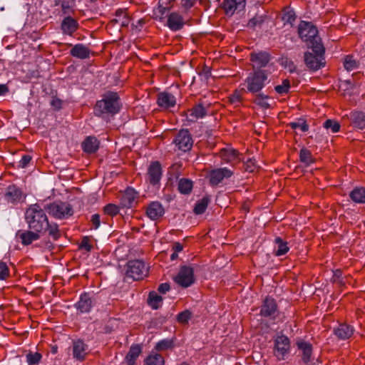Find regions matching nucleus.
Here are the masks:
<instances>
[{"mask_svg":"<svg viewBox=\"0 0 365 365\" xmlns=\"http://www.w3.org/2000/svg\"><path fill=\"white\" fill-rule=\"evenodd\" d=\"M250 60L252 62V68L254 71L261 70V68L265 67L269 60V54L265 51L259 53H252L250 54Z\"/></svg>","mask_w":365,"mask_h":365,"instance_id":"nucleus-12","label":"nucleus"},{"mask_svg":"<svg viewBox=\"0 0 365 365\" xmlns=\"http://www.w3.org/2000/svg\"><path fill=\"white\" fill-rule=\"evenodd\" d=\"M344 66L346 70L351 71L359 67V62L353 56H347L344 59Z\"/></svg>","mask_w":365,"mask_h":365,"instance_id":"nucleus-42","label":"nucleus"},{"mask_svg":"<svg viewBox=\"0 0 365 365\" xmlns=\"http://www.w3.org/2000/svg\"><path fill=\"white\" fill-rule=\"evenodd\" d=\"M192 317V313L189 310H185L179 313L177 316V320L181 324H186Z\"/></svg>","mask_w":365,"mask_h":365,"instance_id":"nucleus-48","label":"nucleus"},{"mask_svg":"<svg viewBox=\"0 0 365 365\" xmlns=\"http://www.w3.org/2000/svg\"><path fill=\"white\" fill-rule=\"evenodd\" d=\"M351 199L357 203L365 202V189L363 187H356L349 194Z\"/></svg>","mask_w":365,"mask_h":365,"instance_id":"nucleus-34","label":"nucleus"},{"mask_svg":"<svg viewBox=\"0 0 365 365\" xmlns=\"http://www.w3.org/2000/svg\"><path fill=\"white\" fill-rule=\"evenodd\" d=\"M290 342L287 336H279L274 339V355L278 360H283L289 353Z\"/></svg>","mask_w":365,"mask_h":365,"instance_id":"nucleus-8","label":"nucleus"},{"mask_svg":"<svg viewBox=\"0 0 365 365\" xmlns=\"http://www.w3.org/2000/svg\"><path fill=\"white\" fill-rule=\"evenodd\" d=\"M170 289V284L168 283H163L160 284L158 287V291L162 294H165Z\"/></svg>","mask_w":365,"mask_h":365,"instance_id":"nucleus-62","label":"nucleus"},{"mask_svg":"<svg viewBox=\"0 0 365 365\" xmlns=\"http://www.w3.org/2000/svg\"><path fill=\"white\" fill-rule=\"evenodd\" d=\"M25 220L30 230L43 232L48 226V217L38 204L31 205L25 212Z\"/></svg>","mask_w":365,"mask_h":365,"instance_id":"nucleus-1","label":"nucleus"},{"mask_svg":"<svg viewBox=\"0 0 365 365\" xmlns=\"http://www.w3.org/2000/svg\"><path fill=\"white\" fill-rule=\"evenodd\" d=\"M222 6L226 14L232 15L236 10L245 8V0H224Z\"/></svg>","mask_w":365,"mask_h":365,"instance_id":"nucleus-19","label":"nucleus"},{"mask_svg":"<svg viewBox=\"0 0 365 365\" xmlns=\"http://www.w3.org/2000/svg\"><path fill=\"white\" fill-rule=\"evenodd\" d=\"M74 6V0L63 1L61 3V9L63 14L69 13Z\"/></svg>","mask_w":365,"mask_h":365,"instance_id":"nucleus-51","label":"nucleus"},{"mask_svg":"<svg viewBox=\"0 0 365 365\" xmlns=\"http://www.w3.org/2000/svg\"><path fill=\"white\" fill-rule=\"evenodd\" d=\"M210 200L208 197L205 196L200 200L194 207V212L197 215H200L205 212Z\"/></svg>","mask_w":365,"mask_h":365,"instance_id":"nucleus-37","label":"nucleus"},{"mask_svg":"<svg viewBox=\"0 0 365 365\" xmlns=\"http://www.w3.org/2000/svg\"><path fill=\"white\" fill-rule=\"evenodd\" d=\"M269 96L261 93H257L253 102L262 108L267 109L270 107L268 103Z\"/></svg>","mask_w":365,"mask_h":365,"instance_id":"nucleus-36","label":"nucleus"},{"mask_svg":"<svg viewBox=\"0 0 365 365\" xmlns=\"http://www.w3.org/2000/svg\"><path fill=\"white\" fill-rule=\"evenodd\" d=\"M40 232H36L34 230H26V231H19L16 233V236L21 239V243L24 245H29L31 244L34 241H36L40 238L39 235Z\"/></svg>","mask_w":365,"mask_h":365,"instance_id":"nucleus-23","label":"nucleus"},{"mask_svg":"<svg viewBox=\"0 0 365 365\" xmlns=\"http://www.w3.org/2000/svg\"><path fill=\"white\" fill-rule=\"evenodd\" d=\"M165 213V210L159 202H152L146 209L147 216L152 220H156Z\"/></svg>","mask_w":365,"mask_h":365,"instance_id":"nucleus-14","label":"nucleus"},{"mask_svg":"<svg viewBox=\"0 0 365 365\" xmlns=\"http://www.w3.org/2000/svg\"><path fill=\"white\" fill-rule=\"evenodd\" d=\"M267 73L264 70H256L250 73L245 80L247 91L257 93L265 86Z\"/></svg>","mask_w":365,"mask_h":365,"instance_id":"nucleus-4","label":"nucleus"},{"mask_svg":"<svg viewBox=\"0 0 365 365\" xmlns=\"http://www.w3.org/2000/svg\"><path fill=\"white\" fill-rule=\"evenodd\" d=\"M299 160L305 165H309L314 163V158L311 152L307 148H302L299 152Z\"/></svg>","mask_w":365,"mask_h":365,"instance_id":"nucleus-38","label":"nucleus"},{"mask_svg":"<svg viewBox=\"0 0 365 365\" xmlns=\"http://www.w3.org/2000/svg\"><path fill=\"white\" fill-rule=\"evenodd\" d=\"M115 16L119 18L123 16V19H125V20L122 21V25L125 26L128 23V19L126 17V13L123 10H122V9L117 10L115 12Z\"/></svg>","mask_w":365,"mask_h":365,"instance_id":"nucleus-59","label":"nucleus"},{"mask_svg":"<svg viewBox=\"0 0 365 365\" xmlns=\"http://www.w3.org/2000/svg\"><path fill=\"white\" fill-rule=\"evenodd\" d=\"M189 112L190 117L189 120L190 121H195L198 118H203L207 114L205 108L201 103L194 106L192 109L189 110Z\"/></svg>","mask_w":365,"mask_h":365,"instance_id":"nucleus-31","label":"nucleus"},{"mask_svg":"<svg viewBox=\"0 0 365 365\" xmlns=\"http://www.w3.org/2000/svg\"><path fill=\"white\" fill-rule=\"evenodd\" d=\"M174 280L182 287L191 286L195 282L193 268L190 266L181 267Z\"/></svg>","mask_w":365,"mask_h":365,"instance_id":"nucleus-7","label":"nucleus"},{"mask_svg":"<svg viewBox=\"0 0 365 365\" xmlns=\"http://www.w3.org/2000/svg\"><path fill=\"white\" fill-rule=\"evenodd\" d=\"M351 124L356 128H365V113L361 111H354L350 114Z\"/></svg>","mask_w":365,"mask_h":365,"instance_id":"nucleus-26","label":"nucleus"},{"mask_svg":"<svg viewBox=\"0 0 365 365\" xmlns=\"http://www.w3.org/2000/svg\"><path fill=\"white\" fill-rule=\"evenodd\" d=\"M91 222L95 229H97L100 226V215L98 214H94L91 217Z\"/></svg>","mask_w":365,"mask_h":365,"instance_id":"nucleus-61","label":"nucleus"},{"mask_svg":"<svg viewBox=\"0 0 365 365\" xmlns=\"http://www.w3.org/2000/svg\"><path fill=\"white\" fill-rule=\"evenodd\" d=\"M99 147V142L96 138L88 136L82 143V148L87 153H95Z\"/></svg>","mask_w":365,"mask_h":365,"instance_id":"nucleus-25","label":"nucleus"},{"mask_svg":"<svg viewBox=\"0 0 365 365\" xmlns=\"http://www.w3.org/2000/svg\"><path fill=\"white\" fill-rule=\"evenodd\" d=\"M233 175V172L227 168H217L209 173V181L212 186H216L225 178H229Z\"/></svg>","mask_w":365,"mask_h":365,"instance_id":"nucleus-11","label":"nucleus"},{"mask_svg":"<svg viewBox=\"0 0 365 365\" xmlns=\"http://www.w3.org/2000/svg\"><path fill=\"white\" fill-rule=\"evenodd\" d=\"M314 52L315 54L310 52H306L304 53V62L309 69L317 71L324 65V63L322 62L324 48H323V51L320 53L317 51Z\"/></svg>","mask_w":365,"mask_h":365,"instance_id":"nucleus-10","label":"nucleus"},{"mask_svg":"<svg viewBox=\"0 0 365 365\" xmlns=\"http://www.w3.org/2000/svg\"><path fill=\"white\" fill-rule=\"evenodd\" d=\"M185 21L181 15L176 12H173L168 16V26L172 31H179L182 29Z\"/></svg>","mask_w":365,"mask_h":365,"instance_id":"nucleus-22","label":"nucleus"},{"mask_svg":"<svg viewBox=\"0 0 365 365\" xmlns=\"http://www.w3.org/2000/svg\"><path fill=\"white\" fill-rule=\"evenodd\" d=\"M88 346L82 340L73 341L72 353L74 359L83 361L88 354Z\"/></svg>","mask_w":365,"mask_h":365,"instance_id":"nucleus-13","label":"nucleus"},{"mask_svg":"<svg viewBox=\"0 0 365 365\" xmlns=\"http://www.w3.org/2000/svg\"><path fill=\"white\" fill-rule=\"evenodd\" d=\"M51 105L53 106L55 109L59 110L61 108L62 106V101L57 98H53L51 101Z\"/></svg>","mask_w":365,"mask_h":365,"instance_id":"nucleus-60","label":"nucleus"},{"mask_svg":"<svg viewBox=\"0 0 365 365\" xmlns=\"http://www.w3.org/2000/svg\"><path fill=\"white\" fill-rule=\"evenodd\" d=\"M26 357L29 365H36L40 362L42 356L40 353L38 352H29L26 354Z\"/></svg>","mask_w":365,"mask_h":365,"instance_id":"nucleus-45","label":"nucleus"},{"mask_svg":"<svg viewBox=\"0 0 365 365\" xmlns=\"http://www.w3.org/2000/svg\"><path fill=\"white\" fill-rule=\"evenodd\" d=\"M44 209L50 215L59 220L68 218L73 213L72 206L67 202L56 201L46 205Z\"/></svg>","mask_w":365,"mask_h":365,"instance_id":"nucleus-5","label":"nucleus"},{"mask_svg":"<svg viewBox=\"0 0 365 365\" xmlns=\"http://www.w3.org/2000/svg\"><path fill=\"white\" fill-rule=\"evenodd\" d=\"M354 334V329L352 327L341 324L334 329V334L339 339L345 340L349 339Z\"/></svg>","mask_w":365,"mask_h":365,"instance_id":"nucleus-24","label":"nucleus"},{"mask_svg":"<svg viewBox=\"0 0 365 365\" xmlns=\"http://www.w3.org/2000/svg\"><path fill=\"white\" fill-rule=\"evenodd\" d=\"M162 1L163 0L160 1L158 6L153 10L154 17L160 21L163 20L168 13V8L163 6L161 3Z\"/></svg>","mask_w":365,"mask_h":365,"instance_id":"nucleus-41","label":"nucleus"},{"mask_svg":"<svg viewBox=\"0 0 365 365\" xmlns=\"http://www.w3.org/2000/svg\"><path fill=\"white\" fill-rule=\"evenodd\" d=\"M324 127L335 133L340 129V124L334 120L328 119L324 123Z\"/></svg>","mask_w":365,"mask_h":365,"instance_id":"nucleus-46","label":"nucleus"},{"mask_svg":"<svg viewBox=\"0 0 365 365\" xmlns=\"http://www.w3.org/2000/svg\"><path fill=\"white\" fill-rule=\"evenodd\" d=\"M141 353V347L136 344L133 345L125 356V361L128 365H134L137 358Z\"/></svg>","mask_w":365,"mask_h":365,"instance_id":"nucleus-30","label":"nucleus"},{"mask_svg":"<svg viewBox=\"0 0 365 365\" xmlns=\"http://www.w3.org/2000/svg\"><path fill=\"white\" fill-rule=\"evenodd\" d=\"M277 309L275 300L270 297H266L262 305L260 314L264 317H272L277 312Z\"/></svg>","mask_w":365,"mask_h":365,"instance_id":"nucleus-18","label":"nucleus"},{"mask_svg":"<svg viewBox=\"0 0 365 365\" xmlns=\"http://www.w3.org/2000/svg\"><path fill=\"white\" fill-rule=\"evenodd\" d=\"M174 143L179 150L184 152L190 150L193 145L192 136L188 130H181L174 139Z\"/></svg>","mask_w":365,"mask_h":365,"instance_id":"nucleus-9","label":"nucleus"},{"mask_svg":"<svg viewBox=\"0 0 365 365\" xmlns=\"http://www.w3.org/2000/svg\"><path fill=\"white\" fill-rule=\"evenodd\" d=\"M182 248H183L182 245L180 243H179V242H175L173 245V250L176 252H179L182 251Z\"/></svg>","mask_w":365,"mask_h":365,"instance_id":"nucleus-64","label":"nucleus"},{"mask_svg":"<svg viewBox=\"0 0 365 365\" xmlns=\"http://www.w3.org/2000/svg\"><path fill=\"white\" fill-rule=\"evenodd\" d=\"M119 96L117 93H106L102 100L97 101L94 113L96 115L101 116L104 113L115 114L121 108Z\"/></svg>","mask_w":365,"mask_h":365,"instance_id":"nucleus-3","label":"nucleus"},{"mask_svg":"<svg viewBox=\"0 0 365 365\" xmlns=\"http://www.w3.org/2000/svg\"><path fill=\"white\" fill-rule=\"evenodd\" d=\"M162 175V169L158 162L150 164L148 170V179L150 184L156 185L159 182Z\"/></svg>","mask_w":365,"mask_h":365,"instance_id":"nucleus-16","label":"nucleus"},{"mask_svg":"<svg viewBox=\"0 0 365 365\" xmlns=\"http://www.w3.org/2000/svg\"><path fill=\"white\" fill-rule=\"evenodd\" d=\"M275 242V247H274V254L276 256H282L285 255L289 250L287 246V242L284 241L280 237H277L274 240Z\"/></svg>","mask_w":365,"mask_h":365,"instance_id":"nucleus-32","label":"nucleus"},{"mask_svg":"<svg viewBox=\"0 0 365 365\" xmlns=\"http://www.w3.org/2000/svg\"><path fill=\"white\" fill-rule=\"evenodd\" d=\"M81 247L85 249L86 251H91L92 245L90 243V240L88 237H84L81 243Z\"/></svg>","mask_w":365,"mask_h":365,"instance_id":"nucleus-56","label":"nucleus"},{"mask_svg":"<svg viewBox=\"0 0 365 365\" xmlns=\"http://www.w3.org/2000/svg\"><path fill=\"white\" fill-rule=\"evenodd\" d=\"M255 160L252 159H249L247 160V162L245 164V169L246 171L248 172H253L255 168Z\"/></svg>","mask_w":365,"mask_h":365,"instance_id":"nucleus-58","label":"nucleus"},{"mask_svg":"<svg viewBox=\"0 0 365 365\" xmlns=\"http://www.w3.org/2000/svg\"><path fill=\"white\" fill-rule=\"evenodd\" d=\"M282 19L284 23L292 24L296 19V15L293 11H288L284 14Z\"/></svg>","mask_w":365,"mask_h":365,"instance_id":"nucleus-52","label":"nucleus"},{"mask_svg":"<svg viewBox=\"0 0 365 365\" xmlns=\"http://www.w3.org/2000/svg\"><path fill=\"white\" fill-rule=\"evenodd\" d=\"M4 197L8 202L16 203L24 197V194L16 185H10L6 190Z\"/></svg>","mask_w":365,"mask_h":365,"instance_id":"nucleus-15","label":"nucleus"},{"mask_svg":"<svg viewBox=\"0 0 365 365\" xmlns=\"http://www.w3.org/2000/svg\"><path fill=\"white\" fill-rule=\"evenodd\" d=\"M173 346V342L168 339H163L157 343L155 346V349L157 351H163L171 348Z\"/></svg>","mask_w":365,"mask_h":365,"instance_id":"nucleus-49","label":"nucleus"},{"mask_svg":"<svg viewBox=\"0 0 365 365\" xmlns=\"http://www.w3.org/2000/svg\"><path fill=\"white\" fill-rule=\"evenodd\" d=\"M93 305L92 297L87 293L82 294L79 301L76 304V308L81 313L89 312Z\"/></svg>","mask_w":365,"mask_h":365,"instance_id":"nucleus-21","label":"nucleus"},{"mask_svg":"<svg viewBox=\"0 0 365 365\" xmlns=\"http://www.w3.org/2000/svg\"><path fill=\"white\" fill-rule=\"evenodd\" d=\"M299 349L302 351V360L304 363L307 364L310 361L312 348V345L306 341H301L297 342Z\"/></svg>","mask_w":365,"mask_h":365,"instance_id":"nucleus-29","label":"nucleus"},{"mask_svg":"<svg viewBox=\"0 0 365 365\" xmlns=\"http://www.w3.org/2000/svg\"><path fill=\"white\" fill-rule=\"evenodd\" d=\"M31 160V157L29 155H24L21 160L19 161V167L24 168H26Z\"/></svg>","mask_w":365,"mask_h":365,"instance_id":"nucleus-57","label":"nucleus"},{"mask_svg":"<svg viewBox=\"0 0 365 365\" xmlns=\"http://www.w3.org/2000/svg\"><path fill=\"white\" fill-rule=\"evenodd\" d=\"M222 158L227 163L240 161L239 153L232 148H223L220 151Z\"/></svg>","mask_w":365,"mask_h":365,"instance_id":"nucleus-28","label":"nucleus"},{"mask_svg":"<svg viewBox=\"0 0 365 365\" xmlns=\"http://www.w3.org/2000/svg\"><path fill=\"white\" fill-rule=\"evenodd\" d=\"M79 24L78 21L71 16L64 18L61 22V29L63 34L72 36L78 29Z\"/></svg>","mask_w":365,"mask_h":365,"instance_id":"nucleus-20","label":"nucleus"},{"mask_svg":"<svg viewBox=\"0 0 365 365\" xmlns=\"http://www.w3.org/2000/svg\"><path fill=\"white\" fill-rule=\"evenodd\" d=\"M192 189V182L188 179L182 178L178 182V190L184 195L189 194Z\"/></svg>","mask_w":365,"mask_h":365,"instance_id":"nucleus-35","label":"nucleus"},{"mask_svg":"<svg viewBox=\"0 0 365 365\" xmlns=\"http://www.w3.org/2000/svg\"><path fill=\"white\" fill-rule=\"evenodd\" d=\"M157 103L158 106L163 108H170L175 106V97L168 92H162L158 95Z\"/></svg>","mask_w":365,"mask_h":365,"instance_id":"nucleus-17","label":"nucleus"},{"mask_svg":"<svg viewBox=\"0 0 365 365\" xmlns=\"http://www.w3.org/2000/svg\"><path fill=\"white\" fill-rule=\"evenodd\" d=\"M148 274V267L141 260H132L128 263L126 275L134 280H140Z\"/></svg>","mask_w":365,"mask_h":365,"instance_id":"nucleus-6","label":"nucleus"},{"mask_svg":"<svg viewBox=\"0 0 365 365\" xmlns=\"http://www.w3.org/2000/svg\"><path fill=\"white\" fill-rule=\"evenodd\" d=\"M90 53L88 48L81 43L75 45L71 50V56L81 59L88 58Z\"/></svg>","mask_w":365,"mask_h":365,"instance_id":"nucleus-27","label":"nucleus"},{"mask_svg":"<svg viewBox=\"0 0 365 365\" xmlns=\"http://www.w3.org/2000/svg\"><path fill=\"white\" fill-rule=\"evenodd\" d=\"M163 302L162 297L157 294V293L152 292L149 294L148 304L154 309H158Z\"/></svg>","mask_w":365,"mask_h":365,"instance_id":"nucleus-39","label":"nucleus"},{"mask_svg":"<svg viewBox=\"0 0 365 365\" xmlns=\"http://www.w3.org/2000/svg\"><path fill=\"white\" fill-rule=\"evenodd\" d=\"M137 194L133 188H128L122 196V203L125 207H131Z\"/></svg>","mask_w":365,"mask_h":365,"instance_id":"nucleus-33","label":"nucleus"},{"mask_svg":"<svg viewBox=\"0 0 365 365\" xmlns=\"http://www.w3.org/2000/svg\"><path fill=\"white\" fill-rule=\"evenodd\" d=\"M290 125H291L292 128H293V129L299 128L303 132H306L309 129L308 125L304 121L293 122V123H290Z\"/></svg>","mask_w":365,"mask_h":365,"instance_id":"nucleus-53","label":"nucleus"},{"mask_svg":"<svg viewBox=\"0 0 365 365\" xmlns=\"http://www.w3.org/2000/svg\"><path fill=\"white\" fill-rule=\"evenodd\" d=\"M163 357L158 354H150L145 360V365H164Z\"/></svg>","mask_w":365,"mask_h":365,"instance_id":"nucleus-40","label":"nucleus"},{"mask_svg":"<svg viewBox=\"0 0 365 365\" xmlns=\"http://www.w3.org/2000/svg\"><path fill=\"white\" fill-rule=\"evenodd\" d=\"M264 19H265V16L257 14L249 21L248 26L250 28H255L256 26H259L264 21Z\"/></svg>","mask_w":365,"mask_h":365,"instance_id":"nucleus-47","label":"nucleus"},{"mask_svg":"<svg viewBox=\"0 0 365 365\" xmlns=\"http://www.w3.org/2000/svg\"><path fill=\"white\" fill-rule=\"evenodd\" d=\"M290 89V81L288 79H284L282 84L274 87L276 92L280 95L286 94Z\"/></svg>","mask_w":365,"mask_h":365,"instance_id":"nucleus-44","label":"nucleus"},{"mask_svg":"<svg viewBox=\"0 0 365 365\" xmlns=\"http://www.w3.org/2000/svg\"><path fill=\"white\" fill-rule=\"evenodd\" d=\"M298 34L302 40L307 42L313 51L319 53L323 51V45L317 35L318 30L312 24L301 21L298 26Z\"/></svg>","mask_w":365,"mask_h":365,"instance_id":"nucleus-2","label":"nucleus"},{"mask_svg":"<svg viewBox=\"0 0 365 365\" xmlns=\"http://www.w3.org/2000/svg\"><path fill=\"white\" fill-rule=\"evenodd\" d=\"M242 96L240 91H235L230 97V101L232 103L238 105L241 102Z\"/></svg>","mask_w":365,"mask_h":365,"instance_id":"nucleus-55","label":"nucleus"},{"mask_svg":"<svg viewBox=\"0 0 365 365\" xmlns=\"http://www.w3.org/2000/svg\"><path fill=\"white\" fill-rule=\"evenodd\" d=\"M195 2V0H182L181 3L184 8H191Z\"/></svg>","mask_w":365,"mask_h":365,"instance_id":"nucleus-63","label":"nucleus"},{"mask_svg":"<svg viewBox=\"0 0 365 365\" xmlns=\"http://www.w3.org/2000/svg\"><path fill=\"white\" fill-rule=\"evenodd\" d=\"M104 212L110 216L116 215L119 212V208L114 204H108L104 207Z\"/></svg>","mask_w":365,"mask_h":365,"instance_id":"nucleus-50","label":"nucleus"},{"mask_svg":"<svg viewBox=\"0 0 365 365\" xmlns=\"http://www.w3.org/2000/svg\"><path fill=\"white\" fill-rule=\"evenodd\" d=\"M46 231H48V235L54 240H57L60 237L58 226L56 223H49L48 222V226L43 232Z\"/></svg>","mask_w":365,"mask_h":365,"instance_id":"nucleus-43","label":"nucleus"},{"mask_svg":"<svg viewBox=\"0 0 365 365\" xmlns=\"http://www.w3.org/2000/svg\"><path fill=\"white\" fill-rule=\"evenodd\" d=\"M9 274V269L5 262H0V279H6Z\"/></svg>","mask_w":365,"mask_h":365,"instance_id":"nucleus-54","label":"nucleus"}]
</instances>
